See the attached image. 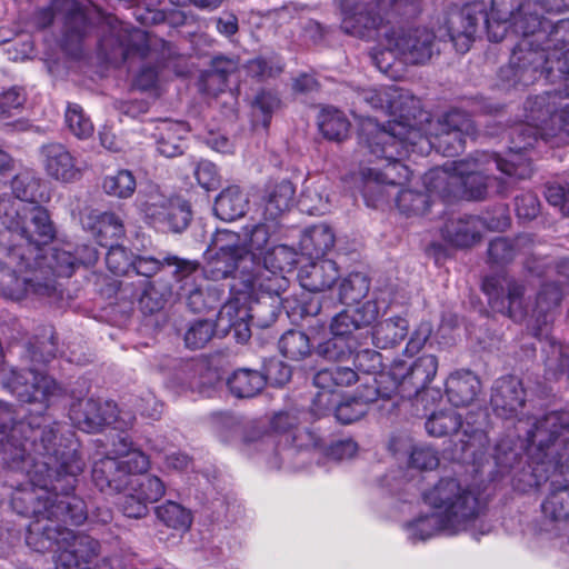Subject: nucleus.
<instances>
[{
  "label": "nucleus",
  "mask_w": 569,
  "mask_h": 569,
  "mask_svg": "<svg viewBox=\"0 0 569 569\" xmlns=\"http://www.w3.org/2000/svg\"><path fill=\"white\" fill-rule=\"evenodd\" d=\"M139 206L147 217L166 221L174 232L184 230L191 219L189 204L180 198L167 199L164 196L153 192L140 200Z\"/></svg>",
  "instance_id": "obj_27"
},
{
  "label": "nucleus",
  "mask_w": 569,
  "mask_h": 569,
  "mask_svg": "<svg viewBox=\"0 0 569 569\" xmlns=\"http://www.w3.org/2000/svg\"><path fill=\"white\" fill-rule=\"evenodd\" d=\"M70 458L72 462L67 471L69 478L64 483L52 485L47 495L37 493L34 490L18 492L11 499V505L18 513L37 518L29 526L27 545L38 552L52 551L54 569H88L87 566L97 556L98 541L87 535H76L54 521L56 519L79 526L87 519L84 501L70 493L84 462L76 456ZM94 569L114 568L109 562H103Z\"/></svg>",
  "instance_id": "obj_1"
},
{
  "label": "nucleus",
  "mask_w": 569,
  "mask_h": 569,
  "mask_svg": "<svg viewBox=\"0 0 569 569\" xmlns=\"http://www.w3.org/2000/svg\"><path fill=\"white\" fill-rule=\"evenodd\" d=\"M546 127L539 128L527 121L519 123L509 131V147L507 157L492 153L496 169L505 173L509 179H527L532 173L531 162L526 152L531 149L539 139L548 141L549 136L542 134Z\"/></svg>",
  "instance_id": "obj_18"
},
{
  "label": "nucleus",
  "mask_w": 569,
  "mask_h": 569,
  "mask_svg": "<svg viewBox=\"0 0 569 569\" xmlns=\"http://www.w3.org/2000/svg\"><path fill=\"white\" fill-rule=\"evenodd\" d=\"M530 243H532L530 234H519L515 239L497 237L489 242L488 260L497 266L508 264Z\"/></svg>",
  "instance_id": "obj_42"
},
{
  "label": "nucleus",
  "mask_w": 569,
  "mask_h": 569,
  "mask_svg": "<svg viewBox=\"0 0 569 569\" xmlns=\"http://www.w3.org/2000/svg\"><path fill=\"white\" fill-rule=\"evenodd\" d=\"M336 302L331 297H311L299 305L301 317H320L326 322L332 317Z\"/></svg>",
  "instance_id": "obj_61"
},
{
  "label": "nucleus",
  "mask_w": 569,
  "mask_h": 569,
  "mask_svg": "<svg viewBox=\"0 0 569 569\" xmlns=\"http://www.w3.org/2000/svg\"><path fill=\"white\" fill-rule=\"evenodd\" d=\"M295 200L296 187L291 181L282 180L267 186L263 196L264 218L277 220L293 207Z\"/></svg>",
  "instance_id": "obj_35"
},
{
  "label": "nucleus",
  "mask_w": 569,
  "mask_h": 569,
  "mask_svg": "<svg viewBox=\"0 0 569 569\" xmlns=\"http://www.w3.org/2000/svg\"><path fill=\"white\" fill-rule=\"evenodd\" d=\"M528 439V455L543 468L545 481L550 469L569 480V411H551L535 419Z\"/></svg>",
  "instance_id": "obj_9"
},
{
  "label": "nucleus",
  "mask_w": 569,
  "mask_h": 569,
  "mask_svg": "<svg viewBox=\"0 0 569 569\" xmlns=\"http://www.w3.org/2000/svg\"><path fill=\"white\" fill-rule=\"evenodd\" d=\"M318 127L326 139L341 141L348 137L350 122L341 111L323 110L318 117Z\"/></svg>",
  "instance_id": "obj_49"
},
{
  "label": "nucleus",
  "mask_w": 569,
  "mask_h": 569,
  "mask_svg": "<svg viewBox=\"0 0 569 569\" xmlns=\"http://www.w3.org/2000/svg\"><path fill=\"white\" fill-rule=\"evenodd\" d=\"M281 100L278 93L270 89H260L254 96L251 108L254 118H261L263 128H268L276 110L280 108Z\"/></svg>",
  "instance_id": "obj_54"
},
{
  "label": "nucleus",
  "mask_w": 569,
  "mask_h": 569,
  "mask_svg": "<svg viewBox=\"0 0 569 569\" xmlns=\"http://www.w3.org/2000/svg\"><path fill=\"white\" fill-rule=\"evenodd\" d=\"M249 204L248 197L238 186H230L216 197V218L233 221L244 216Z\"/></svg>",
  "instance_id": "obj_40"
},
{
  "label": "nucleus",
  "mask_w": 569,
  "mask_h": 569,
  "mask_svg": "<svg viewBox=\"0 0 569 569\" xmlns=\"http://www.w3.org/2000/svg\"><path fill=\"white\" fill-rule=\"evenodd\" d=\"M259 371L264 380V387L268 383L272 387H282L292 376L291 367L276 357L266 359Z\"/></svg>",
  "instance_id": "obj_58"
},
{
  "label": "nucleus",
  "mask_w": 569,
  "mask_h": 569,
  "mask_svg": "<svg viewBox=\"0 0 569 569\" xmlns=\"http://www.w3.org/2000/svg\"><path fill=\"white\" fill-rule=\"evenodd\" d=\"M284 63L277 53L258 56L248 60L244 64L247 76L257 82L273 79L283 72Z\"/></svg>",
  "instance_id": "obj_46"
},
{
  "label": "nucleus",
  "mask_w": 569,
  "mask_h": 569,
  "mask_svg": "<svg viewBox=\"0 0 569 569\" xmlns=\"http://www.w3.org/2000/svg\"><path fill=\"white\" fill-rule=\"evenodd\" d=\"M360 139L372 157L385 162L382 167L362 170L365 178L363 198L368 206L377 207L378 202L382 201L386 196L383 184L392 187L402 184L409 180L410 170L401 162L403 157H388L387 144L372 146V132L365 127L361 129Z\"/></svg>",
  "instance_id": "obj_16"
},
{
  "label": "nucleus",
  "mask_w": 569,
  "mask_h": 569,
  "mask_svg": "<svg viewBox=\"0 0 569 569\" xmlns=\"http://www.w3.org/2000/svg\"><path fill=\"white\" fill-rule=\"evenodd\" d=\"M487 32L490 41H501L503 32L495 29L483 1L467 3L448 20V33L457 51L465 53L470 49L479 29Z\"/></svg>",
  "instance_id": "obj_20"
},
{
  "label": "nucleus",
  "mask_w": 569,
  "mask_h": 569,
  "mask_svg": "<svg viewBox=\"0 0 569 569\" xmlns=\"http://www.w3.org/2000/svg\"><path fill=\"white\" fill-rule=\"evenodd\" d=\"M66 123L71 131L79 139H86L92 136L93 124L91 120L84 114L82 108L78 104H69L66 111Z\"/></svg>",
  "instance_id": "obj_60"
},
{
  "label": "nucleus",
  "mask_w": 569,
  "mask_h": 569,
  "mask_svg": "<svg viewBox=\"0 0 569 569\" xmlns=\"http://www.w3.org/2000/svg\"><path fill=\"white\" fill-rule=\"evenodd\" d=\"M482 290L488 296L489 305L497 312L507 315L515 321L525 318L527 311L523 303L525 287L515 281L508 280L506 287L496 278H486Z\"/></svg>",
  "instance_id": "obj_26"
},
{
  "label": "nucleus",
  "mask_w": 569,
  "mask_h": 569,
  "mask_svg": "<svg viewBox=\"0 0 569 569\" xmlns=\"http://www.w3.org/2000/svg\"><path fill=\"white\" fill-rule=\"evenodd\" d=\"M224 381L229 392L238 399L253 398L264 389L260 371L249 368L236 369Z\"/></svg>",
  "instance_id": "obj_36"
},
{
  "label": "nucleus",
  "mask_w": 569,
  "mask_h": 569,
  "mask_svg": "<svg viewBox=\"0 0 569 569\" xmlns=\"http://www.w3.org/2000/svg\"><path fill=\"white\" fill-rule=\"evenodd\" d=\"M402 371L403 362H398L389 371L381 369L373 376V382L379 387L382 399H391L397 393L402 397Z\"/></svg>",
  "instance_id": "obj_56"
},
{
  "label": "nucleus",
  "mask_w": 569,
  "mask_h": 569,
  "mask_svg": "<svg viewBox=\"0 0 569 569\" xmlns=\"http://www.w3.org/2000/svg\"><path fill=\"white\" fill-rule=\"evenodd\" d=\"M558 98L557 92H543L529 97L525 102L527 121L539 128L550 127L558 108Z\"/></svg>",
  "instance_id": "obj_37"
},
{
  "label": "nucleus",
  "mask_w": 569,
  "mask_h": 569,
  "mask_svg": "<svg viewBox=\"0 0 569 569\" xmlns=\"http://www.w3.org/2000/svg\"><path fill=\"white\" fill-rule=\"evenodd\" d=\"M541 511L552 522L569 521V486L552 481L541 502Z\"/></svg>",
  "instance_id": "obj_44"
},
{
  "label": "nucleus",
  "mask_w": 569,
  "mask_h": 569,
  "mask_svg": "<svg viewBox=\"0 0 569 569\" xmlns=\"http://www.w3.org/2000/svg\"><path fill=\"white\" fill-rule=\"evenodd\" d=\"M377 317V305L367 301L353 309H346L335 316L332 315L330 330L332 335L353 340L360 345L362 339H367V335H363L362 330L371 326ZM366 333H368V330Z\"/></svg>",
  "instance_id": "obj_29"
},
{
  "label": "nucleus",
  "mask_w": 569,
  "mask_h": 569,
  "mask_svg": "<svg viewBox=\"0 0 569 569\" xmlns=\"http://www.w3.org/2000/svg\"><path fill=\"white\" fill-rule=\"evenodd\" d=\"M559 33H551L546 40L539 42L532 34L520 36L521 39L512 50L509 64L500 69V78L512 87L529 86L543 78L550 81L555 74L551 59H556L557 51L547 53L546 49L552 41H559Z\"/></svg>",
  "instance_id": "obj_11"
},
{
  "label": "nucleus",
  "mask_w": 569,
  "mask_h": 569,
  "mask_svg": "<svg viewBox=\"0 0 569 569\" xmlns=\"http://www.w3.org/2000/svg\"><path fill=\"white\" fill-rule=\"evenodd\" d=\"M423 501L436 510L435 516H423L408 525L420 539L431 536L425 527L431 528L439 523L443 529L458 531L469 521L476 519L480 512L478 495L469 486H463L453 477L439 479L422 495Z\"/></svg>",
  "instance_id": "obj_4"
},
{
  "label": "nucleus",
  "mask_w": 569,
  "mask_h": 569,
  "mask_svg": "<svg viewBox=\"0 0 569 569\" xmlns=\"http://www.w3.org/2000/svg\"><path fill=\"white\" fill-rule=\"evenodd\" d=\"M39 162L50 179L61 183L73 182L81 176L77 159L60 142L42 144L39 149Z\"/></svg>",
  "instance_id": "obj_30"
},
{
  "label": "nucleus",
  "mask_w": 569,
  "mask_h": 569,
  "mask_svg": "<svg viewBox=\"0 0 569 569\" xmlns=\"http://www.w3.org/2000/svg\"><path fill=\"white\" fill-rule=\"evenodd\" d=\"M0 381L20 401L34 405L37 415L44 412L51 398L59 393L56 381L34 369L16 371L1 368Z\"/></svg>",
  "instance_id": "obj_19"
},
{
  "label": "nucleus",
  "mask_w": 569,
  "mask_h": 569,
  "mask_svg": "<svg viewBox=\"0 0 569 569\" xmlns=\"http://www.w3.org/2000/svg\"><path fill=\"white\" fill-rule=\"evenodd\" d=\"M158 130L157 150L160 154L172 158L183 153V141L188 133V128L184 123L163 121L158 127Z\"/></svg>",
  "instance_id": "obj_41"
},
{
  "label": "nucleus",
  "mask_w": 569,
  "mask_h": 569,
  "mask_svg": "<svg viewBox=\"0 0 569 569\" xmlns=\"http://www.w3.org/2000/svg\"><path fill=\"white\" fill-rule=\"evenodd\" d=\"M490 17L498 32L505 34L511 29L517 36L533 33L539 42L553 32L569 30V21L551 22L540 14L536 2L528 0H491Z\"/></svg>",
  "instance_id": "obj_13"
},
{
  "label": "nucleus",
  "mask_w": 569,
  "mask_h": 569,
  "mask_svg": "<svg viewBox=\"0 0 569 569\" xmlns=\"http://www.w3.org/2000/svg\"><path fill=\"white\" fill-rule=\"evenodd\" d=\"M487 422L488 415L482 408H478L476 411H469L466 415L465 419H462L459 438L462 451H467L469 448L473 447H482L486 443Z\"/></svg>",
  "instance_id": "obj_38"
},
{
  "label": "nucleus",
  "mask_w": 569,
  "mask_h": 569,
  "mask_svg": "<svg viewBox=\"0 0 569 569\" xmlns=\"http://www.w3.org/2000/svg\"><path fill=\"white\" fill-rule=\"evenodd\" d=\"M370 281L361 272H352L339 286V300L343 305L359 303L369 292Z\"/></svg>",
  "instance_id": "obj_50"
},
{
  "label": "nucleus",
  "mask_w": 569,
  "mask_h": 569,
  "mask_svg": "<svg viewBox=\"0 0 569 569\" xmlns=\"http://www.w3.org/2000/svg\"><path fill=\"white\" fill-rule=\"evenodd\" d=\"M409 101L413 111L405 112L399 108L400 119L389 121L387 127H380L371 121L363 126L372 132V146L387 144L389 158L410 154L428 156L433 149L432 133L428 136L421 128L411 123V119L417 117L416 104L419 100L411 97Z\"/></svg>",
  "instance_id": "obj_14"
},
{
  "label": "nucleus",
  "mask_w": 569,
  "mask_h": 569,
  "mask_svg": "<svg viewBox=\"0 0 569 569\" xmlns=\"http://www.w3.org/2000/svg\"><path fill=\"white\" fill-rule=\"evenodd\" d=\"M244 419L231 412L216 413V435L223 443H239Z\"/></svg>",
  "instance_id": "obj_52"
},
{
  "label": "nucleus",
  "mask_w": 569,
  "mask_h": 569,
  "mask_svg": "<svg viewBox=\"0 0 569 569\" xmlns=\"http://www.w3.org/2000/svg\"><path fill=\"white\" fill-rule=\"evenodd\" d=\"M335 242L332 229L327 224H317L305 231L300 244L306 254L319 259L333 248Z\"/></svg>",
  "instance_id": "obj_43"
},
{
  "label": "nucleus",
  "mask_w": 569,
  "mask_h": 569,
  "mask_svg": "<svg viewBox=\"0 0 569 569\" xmlns=\"http://www.w3.org/2000/svg\"><path fill=\"white\" fill-rule=\"evenodd\" d=\"M412 18L393 23L390 31H385V43L389 53L398 54L406 63L420 64L432 56L435 33L425 27H408Z\"/></svg>",
  "instance_id": "obj_21"
},
{
  "label": "nucleus",
  "mask_w": 569,
  "mask_h": 569,
  "mask_svg": "<svg viewBox=\"0 0 569 569\" xmlns=\"http://www.w3.org/2000/svg\"><path fill=\"white\" fill-rule=\"evenodd\" d=\"M26 102L23 89L12 87L0 93V117L2 119L16 116L21 111Z\"/></svg>",
  "instance_id": "obj_62"
},
{
  "label": "nucleus",
  "mask_w": 569,
  "mask_h": 569,
  "mask_svg": "<svg viewBox=\"0 0 569 569\" xmlns=\"http://www.w3.org/2000/svg\"><path fill=\"white\" fill-rule=\"evenodd\" d=\"M43 181L34 171L18 172L11 189L14 197H0V221L4 231L0 232V246L9 250L11 260L23 258L16 253V247H29L30 254L49 243L54 231L49 214L42 207L33 204L43 200Z\"/></svg>",
  "instance_id": "obj_3"
},
{
  "label": "nucleus",
  "mask_w": 569,
  "mask_h": 569,
  "mask_svg": "<svg viewBox=\"0 0 569 569\" xmlns=\"http://www.w3.org/2000/svg\"><path fill=\"white\" fill-rule=\"evenodd\" d=\"M409 331V322L402 317H392L379 321L371 332L373 345L380 349L398 346Z\"/></svg>",
  "instance_id": "obj_39"
},
{
  "label": "nucleus",
  "mask_w": 569,
  "mask_h": 569,
  "mask_svg": "<svg viewBox=\"0 0 569 569\" xmlns=\"http://www.w3.org/2000/svg\"><path fill=\"white\" fill-rule=\"evenodd\" d=\"M462 417L453 409H445L432 412L425 422L427 432L432 437H460Z\"/></svg>",
  "instance_id": "obj_45"
},
{
  "label": "nucleus",
  "mask_w": 569,
  "mask_h": 569,
  "mask_svg": "<svg viewBox=\"0 0 569 569\" xmlns=\"http://www.w3.org/2000/svg\"><path fill=\"white\" fill-rule=\"evenodd\" d=\"M491 166H495L492 153L476 152L470 158L429 170L425 174L423 183L429 193H435L445 201L482 200L488 192V172Z\"/></svg>",
  "instance_id": "obj_6"
},
{
  "label": "nucleus",
  "mask_w": 569,
  "mask_h": 569,
  "mask_svg": "<svg viewBox=\"0 0 569 569\" xmlns=\"http://www.w3.org/2000/svg\"><path fill=\"white\" fill-rule=\"evenodd\" d=\"M527 401V391L520 378L506 375L495 380L491 387L490 406L501 419H515L522 412Z\"/></svg>",
  "instance_id": "obj_25"
},
{
  "label": "nucleus",
  "mask_w": 569,
  "mask_h": 569,
  "mask_svg": "<svg viewBox=\"0 0 569 569\" xmlns=\"http://www.w3.org/2000/svg\"><path fill=\"white\" fill-rule=\"evenodd\" d=\"M528 447V431L526 446L509 437L500 439L493 450L495 469L491 471V480L506 482L521 492L540 487L545 481L543 468L529 457Z\"/></svg>",
  "instance_id": "obj_12"
},
{
  "label": "nucleus",
  "mask_w": 569,
  "mask_h": 569,
  "mask_svg": "<svg viewBox=\"0 0 569 569\" xmlns=\"http://www.w3.org/2000/svg\"><path fill=\"white\" fill-rule=\"evenodd\" d=\"M216 273L222 278H232L230 291L243 300L258 293H266L269 299L280 297L289 286L287 277L272 272L256 261L253 253L242 247H221L216 252Z\"/></svg>",
  "instance_id": "obj_8"
},
{
  "label": "nucleus",
  "mask_w": 569,
  "mask_h": 569,
  "mask_svg": "<svg viewBox=\"0 0 569 569\" xmlns=\"http://www.w3.org/2000/svg\"><path fill=\"white\" fill-rule=\"evenodd\" d=\"M442 237L457 248H470L481 240L480 218L472 214L451 218L442 228Z\"/></svg>",
  "instance_id": "obj_32"
},
{
  "label": "nucleus",
  "mask_w": 569,
  "mask_h": 569,
  "mask_svg": "<svg viewBox=\"0 0 569 569\" xmlns=\"http://www.w3.org/2000/svg\"><path fill=\"white\" fill-rule=\"evenodd\" d=\"M11 411L6 403L0 402V453L9 456L13 461L20 460L27 469L30 483L18 489V492L32 491L47 495L52 485L64 483L68 468L76 456L83 461L74 449L60 450L53 440L57 430L53 427H32L31 422L19 421L8 428ZM6 459V457H3Z\"/></svg>",
  "instance_id": "obj_2"
},
{
  "label": "nucleus",
  "mask_w": 569,
  "mask_h": 569,
  "mask_svg": "<svg viewBox=\"0 0 569 569\" xmlns=\"http://www.w3.org/2000/svg\"><path fill=\"white\" fill-rule=\"evenodd\" d=\"M16 247V253H21V250ZM23 258H16L2 266L0 264V293L13 300H20L29 292L39 296H51L56 290L54 277H70L77 266V257L69 250L51 248L46 254H36V267L31 271V276H23L20 279L17 276V270H12L11 266H17L19 272H22Z\"/></svg>",
  "instance_id": "obj_5"
},
{
  "label": "nucleus",
  "mask_w": 569,
  "mask_h": 569,
  "mask_svg": "<svg viewBox=\"0 0 569 569\" xmlns=\"http://www.w3.org/2000/svg\"><path fill=\"white\" fill-rule=\"evenodd\" d=\"M118 502L121 511L129 518H142L148 513V506L158 501L164 493L162 481L153 476L128 478L121 490Z\"/></svg>",
  "instance_id": "obj_23"
},
{
  "label": "nucleus",
  "mask_w": 569,
  "mask_h": 569,
  "mask_svg": "<svg viewBox=\"0 0 569 569\" xmlns=\"http://www.w3.org/2000/svg\"><path fill=\"white\" fill-rule=\"evenodd\" d=\"M156 512L163 523L174 529L184 530L189 528L191 523L190 513L180 505L172 501H168L158 507Z\"/></svg>",
  "instance_id": "obj_59"
},
{
  "label": "nucleus",
  "mask_w": 569,
  "mask_h": 569,
  "mask_svg": "<svg viewBox=\"0 0 569 569\" xmlns=\"http://www.w3.org/2000/svg\"><path fill=\"white\" fill-rule=\"evenodd\" d=\"M367 412L368 410L365 408V405L359 402L355 396L341 402L338 401L336 407V418L342 425L353 423L360 420Z\"/></svg>",
  "instance_id": "obj_63"
},
{
  "label": "nucleus",
  "mask_w": 569,
  "mask_h": 569,
  "mask_svg": "<svg viewBox=\"0 0 569 569\" xmlns=\"http://www.w3.org/2000/svg\"><path fill=\"white\" fill-rule=\"evenodd\" d=\"M137 183L129 170H119L103 179L102 188L109 196L126 199L133 194Z\"/></svg>",
  "instance_id": "obj_55"
},
{
  "label": "nucleus",
  "mask_w": 569,
  "mask_h": 569,
  "mask_svg": "<svg viewBox=\"0 0 569 569\" xmlns=\"http://www.w3.org/2000/svg\"><path fill=\"white\" fill-rule=\"evenodd\" d=\"M299 412L296 410L279 411L269 420L268 431L271 435L284 438L283 450L288 456L295 451L307 450L316 446V438L311 431L301 428Z\"/></svg>",
  "instance_id": "obj_28"
},
{
  "label": "nucleus",
  "mask_w": 569,
  "mask_h": 569,
  "mask_svg": "<svg viewBox=\"0 0 569 569\" xmlns=\"http://www.w3.org/2000/svg\"><path fill=\"white\" fill-rule=\"evenodd\" d=\"M114 446L113 456L96 460L92 467V479L101 491L121 490L128 478L147 476L136 475L147 470L149 466L143 452L132 449L124 438Z\"/></svg>",
  "instance_id": "obj_17"
},
{
  "label": "nucleus",
  "mask_w": 569,
  "mask_h": 569,
  "mask_svg": "<svg viewBox=\"0 0 569 569\" xmlns=\"http://www.w3.org/2000/svg\"><path fill=\"white\" fill-rule=\"evenodd\" d=\"M438 359L433 355L419 357L410 367L403 363L402 398L418 396L436 377Z\"/></svg>",
  "instance_id": "obj_31"
},
{
  "label": "nucleus",
  "mask_w": 569,
  "mask_h": 569,
  "mask_svg": "<svg viewBox=\"0 0 569 569\" xmlns=\"http://www.w3.org/2000/svg\"><path fill=\"white\" fill-rule=\"evenodd\" d=\"M246 302L247 300L237 295L220 308L216 315V337L232 333L237 342L244 343L251 337L249 321L266 328L277 320L278 307L272 302L258 300L252 307H248Z\"/></svg>",
  "instance_id": "obj_15"
},
{
  "label": "nucleus",
  "mask_w": 569,
  "mask_h": 569,
  "mask_svg": "<svg viewBox=\"0 0 569 569\" xmlns=\"http://www.w3.org/2000/svg\"><path fill=\"white\" fill-rule=\"evenodd\" d=\"M563 296V288L557 282H546L537 295L536 308L529 326L532 335L539 340H548L551 353L546 360L545 380L548 382L563 381L569 387V346L559 345L550 338L551 325L556 309Z\"/></svg>",
  "instance_id": "obj_10"
},
{
  "label": "nucleus",
  "mask_w": 569,
  "mask_h": 569,
  "mask_svg": "<svg viewBox=\"0 0 569 569\" xmlns=\"http://www.w3.org/2000/svg\"><path fill=\"white\" fill-rule=\"evenodd\" d=\"M359 345L353 340L332 335L331 338L318 345L317 353L329 361H342L348 359Z\"/></svg>",
  "instance_id": "obj_53"
},
{
  "label": "nucleus",
  "mask_w": 569,
  "mask_h": 569,
  "mask_svg": "<svg viewBox=\"0 0 569 569\" xmlns=\"http://www.w3.org/2000/svg\"><path fill=\"white\" fill-rule=\"evenodd\" d=\"M480 390L481 382L470 370H457L446 381V395L456 407L471 405Z\"/></svg>",
  "instance_id": "obj_34"
},
{
  "label": "nucleus",
  "mask_w": 569,
  "mask_h": 569,
  "mask_svg": "<svg viewBox=\"0 0 569 569\" xmlns=\"http://www.w3.org/2000/svg\"><path fill=\"white\" fill-rule=\"evenodd\" d=\"M341 30L362 40L385 41L393 23L415 18L418 6L410 0H338Z\"/></svg>",
  "instance_id": "obj_7"
},
{
  "label": "nucleus",
  "mask_w": 569,
  "mask_h": 569,
  "mask_svg": "<svg viewBox=\"0 0 569 569\" xmlns=\"http://www.w3.org/2000/svg\"><path fill=\"white\" fill-rule=\"evenodd\" d=\"M81 415L77 416V423L87 432H96L103 426H113L123 430L133 425L134 416L128 411H121L111 401L87 399L82 403Z\"/></svg>",
  "instance_id": "obj_24"
},
{
  "label": "nucleus",
  "mask_w": 569,
  "mask_h": 569,
  "mask_svg": "<svg viewBox=\"0 0 569 569\" xmlns=\"http://www.w3.org/2000/svg\"><path fill=\"white\" fill-rule=\"evenodd\" d=\"M278 346L281 355L293 361L303 360L311 353L310 339L300 330L286 331L279 339Z\"/></svg>",
  "instance_id": "obj_47"
},
{
  "label": "nucleus",
  "mask_w": 569,
  "mask_h": 569,
  "mask_svg": "<svg viewBox=\"0 0 569 569\" xmlns=\"http://www.w3.org/2000/svg\"><path fill=\"white\" fill-rule=\"evenodd\" d=\"M475 133L476 127L469 114L451 110L437 122L436 132L432 133L433 149L445 157H456L463 151L466 137Z\"/></svg>",
  "instance_id": "obj_22"
},
{
  "label": "nucleus",
  "mask_w": 569,
  "mask_h": 569,
  "mask_svg": "<svg viewBox=\"0 0 569 569\" xmlns=\"http://www.w3.org/2000/svg\"><path fill=\"white\" fill-rule=\"evenodd\" d=\"M396 203L401 213L411 217L426 214L431 200L427 192L402 189L396 197Z\"/></svg>",
  "instance_id": "obj_51"
},
{
  "label": "nucleus",
  "mask_w": 569,
  "mask_h": 569,
  "mask_svg": "<svg viewBox=\"0 0 569 569\" xmlns=\"http://www.w3.org/2000/svg\"><path fill=\"white\" fill-rule=\"evenodd\" d=\"M63 8L70 11V17L68 18V23L70 26H82L84 27L87 22V17L84 12L72 1L70 0H56L52 3V7L46 8L41 10L37 17V24L41 28L49 26L54 17V9Z\"/></svg>",
  "instance_id": "obj_57"
},
{
  "label": "nucleus",
  "mask_w": 569,
  "mask_h": 569,
  "mask_svg": "<svg viewBox=\"0 0 569 569\" xmlns=\"http://www.w3.org/2000/svg\"><path fill=\"white\" fill-rule=\"evenodd\" d=\"M298 263V253L295 249L279 244L269 249L264 256L261 267L280 272L282 274L292 272Z\"/></svg>",
  "instance_id": "obj_48"
},
{
  "label": "nucleus",
  "mask_w": 569,
  "mask_h": 569,
  "mask_svg": "<svg viewBox=\"0 0 569 569\" xmlns=\"http://www.w3.org/2000/svg\"><path fill=\"white\" fill-rule=\"evenodd\" d=\"M353 365L357 371L366 375H377L383 369L382 356L372 349H362L356 352Z\"/></svg>",
  "instance_id": "obj_64"
},
{
  "label": "nucleus",
  "mask_w": 569,
  "mask_h": 569,
  "mask_svg": "<svg viewBox=\"0 0 569 569\" xmlns=\"http://www.w3.org/2000/svg\"><path fill=\"white\" fill-rule=\"evenodd\" d=\"M338 278V266L331 259H316L305 264L298 273L301 287L311 292L330 289Z\"/></svg>",
  "instance_id": "obj_33"
}]
</instances>
